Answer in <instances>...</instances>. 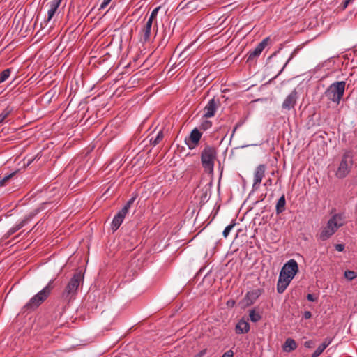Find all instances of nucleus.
<instances>
[{"instance_id":"obj_9","label":"nucleus","mask_w":357,"mask_h":357,"mask_svg":"<svg viewBox=\"0 0 357 357\" xmlns=\"http://www.w3.org/2000/svg\"><path fill=\"white\" fill-rule=\"evenodd\" d=\"M266 170V166L264 164L258 165L255 169L254 174V182L252 185V188L254 190H256L259 188L263 178L265 176Z\"/></svg>"},{"instance_id":"obj_2","label":"nucleus","mask_w":357,"mask_h":357,"mask_svg":"<svg viewBox=\"0 0 357 357\" xmlns=\"http://www.w3.org/2000/svg\"><path fill=\"white\" fill-rule=\"evenodd\" d=\"M54 280H50L47 285L44 287L36 295L32 297L30 301L23 307L24 312L33 310L37 308L50 296L54 288Z\"/></svg>"},{"instance_id":"obj_44","label":"nucleus","mask_w":357,"mask_h":357,"mask_svg":"<svg viewBox=\"0 0 357 357\" xmlns=\"http://www.w3.org/2000/svg\"><path fill=\"white\" fill-rule=\"evenodd\" d=\"M350 1H351L344 0V1L342 3V8L345 9L347 7V6H348V4L349 3Z\"/></svg>"},{"instance_id":"obj_34","label":"nucleus","mask_w":357,"mask_h":357,"mask_svg":"<svg viewBox=\"0 0 357 357\" xmlns=\"http://www.w3.org/2000/svg\"><path fill=\"white\" fill-rule=\"evenodd\" d=\"M56 10H57V9L50 7V9L48 10V13H47V15H48L47 20V21H50L52 20V18L54 15Z\"/></svg>"},{"instance_id":"obj_35","label":"nucleus","mask_w":357,"mask_h":357,"mask_svg":"<svg viewBox=\"0 0 357 357\" xmlns=\"http://www.w3.org/2000/svg\"><path fill=\"white\" fill-rule=\"evenodd\" d=\"M211 126H212L211 122L210 121L206 120V121H204L202 123V125H201L200 128H201L202 129H203V130H207V129L210 128L211 127Z\"/></svg>"},{"instance_id":"obj_15","label":"nucleus","mask_w":357,"mask_h":357,"mask_svg":"<svg viewBox=\"0 0 357 357\" xmlns=\"http://www.w3.org/2000/svg\"><path fill=\"white\" fill-rule=\"evenodd\" d=\"M152 25L153 24L151 22H146L140 33V41L142 43H145L150 40Z\"/></svg>"},{"instance_id":"obj_32","label":"nucleus","mask_w":357,"mask_h":357,"mask_svg":"<svg viewBox=\"0 0 357 357\" xmlns=\"http://www.w3.org/2000/svg\"><path fill=\"white\" fill-rule=\"evenodd\" d=\"M159 9H160V7H157L152 11L147 22H150V21H151V22L153 24V21L156 17Z\"/></svg>"},{"instance_id":"obj_38","label":"nucleus","mask_w":357,"mask_h":357,"mask_svg":"<svg viewBox=\"0 0 357 357\" xmlns=\"http://www.w3.org/2000/svg\"><path fill=\"white\" fill-rule=\"evenodd\" d=\"M304 346L307 348H312L314 346V342L313 340L306 341L304 343Z\"/></svg>"},{"instance_id":"obj_28","label":"nucleus","mask_w":357,"mask_h":357,"mask_svg":"<svg viewBox=\"0 0 357 357\" xmlns=\"http://www.w3.org/2000/svg\"><path fill=\"white\" fill-rule=\"evenodd\" d=\"M135 200V197H132L131 199H130L127 202L126 204H125V206L123 207V208L121 210L123 213H125L126 214L128 213L130 206L132 205V204L134 203Z\"/></svg>"},{"instance_id":"obj_43","label":"nucleus","mask_w":357,"mask_h":357,"mask_svg":"<svg viewBox=\"0 0 357 357\" xmlns=\"http://www.w3.org/2000/svg\"><path fill=\"white\" fill-rule=\"evenodd\" d=\"M292 56H291L288 61L285 63V64L283 66L282 68L280 70V72L278 73V75L275 76V77L279 75L282 72V70H284V68L286 67V66L287 65L288 62L291 59Z\"/></svg>"},{"instance_id":"obj_37","label":"nucleus","mask_w":357,"mask_h":357,"mask_svg":"<svg viewBox=\"0 0 357 357\" xmlns=\"http://www.w3.org/2000/svg\"><path fill=\"white\" fill-rule=\"evenodd\" d=\"M307 299L309 301H312V302H316L318 300V297L316 296L314 294H308L307 295Z\"/></svg>"},{"instance_id":"obj_6","label":"nucleus","mask_w":357,"mask_h":357,"mask_svg":"<svg viewBox=\"0 0 357 357\" xmlns=\"http://www.w3.org/2000/svg\"><path fill=\"white\" fill-rule=\"evenodd\" d=\"M338 216L335 215L328 221L326 227H323L319 234V239L324 241L331 238L335 231L342 225L337 222Z\"/></svg>"},{"instance_id":"obj_1","label":"nucleus","mask_w":357,"mask_h":357,"mask_svg":"<svg viewBox=\"0 0 357 357\" xmlns=\"http://www.w3.org/2000/svg\"><path fill=\"white\" fill-rule=\"evenodd\" d=\"M83 280L84 275L82 274L81 271H77L74 273L61 294V298L63 303L68 305L72 301L75 299L78 288L83 282Z\"/></svg>"},{"instance_id":"obj_14","label":"nucleus","mask_w":357,"mask_h":357,"mask_svg":"<svg viewBox=\"0 0 357 357\" xmlns=\"http://www.w3.org/2000/svg\"><path fill=\"white\" fill-rule=\"evenodd\" d=\"M38 213V209L35 210L33 212H31L29 215L24 217V218L17 224L15 226L10 228L8 231L10 234L12 235L15 233L17 231L20 230L24 226H25L37 213Z\"/></svg>"},{"instance_id":"obj_18","label":"nucleus","mask_w":357,"mask_h":357,"mask_svg":"<svg viewBox=\"0 0 357 357\" xmlns=\"http://www.w3.org/2000/svg\"><path fill=\"white\" fill-rule=\"evenodd\" d=\"M283 350L286 352H291L297 348V344L296 341L292 338H287L283 346Z\"/></svg>"},{"instance_id":"obj_29","label":"nucleus","mask_w":357,"mask_h":357,"mask_svg":"<svg viewBox=\"0 0 357 357\" xmlns=\"http://www.w3.org/2000/svg\"><path fill=\"white\" fill-rule=\"evenodd\" d=\"M344 277L349 280V281H351L353 280L354 279H355L356 277H357V274L356 272L353 271H346L344 273Z\"/></svg>"},{"instance_id":"obj_16","label":"nucleus","mask_w":357,"mask_h":357,"mask_svg":"<svg viewBox=\"0 0 357 357\" xmlns=\"http://www.w3.org/2000/svg\"><path fill=\"white\" fill-rule=\"evenodd\" d=\"M126 214L125 213L119 211L118 213L114 217L112 222V229L113 231H116L119 228L126 217Z\"/></svg>"},{"instance_id":"obj_22","label":"nucleus","mask_w":357,"mask_h":357,"mask_svg":"<svg viewBox=\"0 0 357 357\" xmlns=\"http://www.w3.org/2000/svg\"><path fill=\"white\" fill-rule=\"evenodd\" d=\"M199 3L200 1L199 0H191L186 3L185 8L190 11H192V10H197L201 7L199 6Z\"/></svg>"},{"instance_id":"obj_26","label":"nucleus","mask_w":357,"mask_h":357,"mask_svg":"<svg viewBox=\"0 0 357 357\" xmlns=\"http://www.w3.org/2000/svg\"><path fill=\"white\" fill-rule=\"evenodd\" d=\"M41 157V155L38 153L34 157H25L24 159V165L26 166H29L35 160H38Z\"/></svg>"},{"instance_id":"obj_20","label":"nucleus","mask_w":357,"mask_h":357,"mask_svg":"<svg viewBox=\"0 0 357 357\" xmlns=\"http://www.w3.org/2000/svg\"><path fill=\"white\" fill-rule=\"evenodd\" d=\"M286 206V199L284 195H282L279 199L275 206V211L277 214H280L283 213L285 210Z\"/></svg>"},{"instance_id":"obj_11","label":"nucleus","mask_w":357,"mask_h":357,"mask_svg":"<svg viewBox=\"0 0 357 357\" xmlns=\"http://www.w3.org/2000/svg\"><path fill=\"white\" fill-rule=\"evenodd\" d=\"M202 135L197 128H194L191 131L189 137L185 139V144L190 149H195L199 144Z\"/></svg>"},{"instance_id":"obj_41","label":"nucleus","mask_w":357,"mask_h":357,"mask_svg":"<svg viewBox=\"0 0 357 357\" xmlns=\"http://www.w3.org/2000/svg\"><path fill=\"white\" fill-rule=\"evenodd\" d=\"M312 317V313L310 311H305L303 315V318L305 319H309Z\"/></svg>"},{"instance_id":"obj_31","label":"nucleus","mask_w":357,"mask_h":357,"mask_svg":"<svg viewBox=\"0 0 357 357\" xmlns=\"http://www.w3.org/2000/svg\"><path fill=\"white\" fill-rule=\"evenodd\" d=\"M234 225H235V223L234 222L225 227V229H224V231L222 232V235L225 238H227L228 236L229 232L231 231V230L232 229V228L234 227Z\"/></svg>"},{"instance_id":"obj_39","label":"nucleus","mask_w":357,"mask_h":357,"mask_svg":"<svg viewBox=\"0 0 357 357\" xmlns=\"http://www.w3.org/2000/svg\"><path fill=\"white\" fill-rule=\"evenodd\" d=\"M335 250L339 252H342L344 250V244H336L335 245Z\"/></svg>"},{"instance_id":"obj_33","label":"nucleus","mask_w":357,"mask_h":357,"mask_svg":"<svg viewBox=\"0 0 357 357\" xmlns=\"http://www.w3.org/2000/svg\"><path fill=\"white\" fill-rule=\"evenodd\" d=\"M279 278H281L283 282L288 284H289L290 282L293 279L291 278H288V275L282 274V271L280 273Z\"/></svg>"},{"instance_id":"obj_42","label":"nucleus","mask_w":357,"mask_h":357,"mask_svg":"<svg viewBox=\"0 0 357 357\" xmlns=\"http://www.w3.org/2000/svg\"><path fill=\"white\" fill-rule=\"evenodd\" d=\"M222 357H234V352L231 350H228Z\"/></svg>"},{"instance_id":"obj_24","label":"nucleus","mask_w":357,"mask_h":357,"mask_svg":"<svg viewBox=\"0 0 357 357\" xmlns=\"http://www.w3.org/2000/svg\"><path fill=\"white\" fill-rule=\"evenodd\" d=\"M288 284H286L282 280L281 278H278V284H277V291L279 294L283 293L287 287H288Z\"/></svg>"},{"instance_id":"obj_13","label":"nucleus","mask_w":357,"mask_h":357,"mask_svg":"<svg viewBox=\"0 0 357 357\" xmlns=\"http://www.w3.org/2000/svg\"><path fill=\"white\" fill-rule=\"evenodd\" d=\"M298 99V93L294 89L291 92L290 94L287 96V97L285 98L282 103V109L286 110H290L291 109L294 108L296 100Z\"/></svg>"},{"instance_id":"obj_4","label":"nucleus","mask_w":357,"mask_h":357,"mask_svg":"<svg viewBox=\"0 0 357 357\" xmlns=\"http://www.w3.org/2000/svg\"><path fill=\"white\" fill-rule=\"evenodd\" d=\"M217 158V149L214 146H206L201 152V162L205 171L213 172L215 160Z\"/></svg>"},{"instance_id":"obj_7","label":"nucleus","mask_w":357,"mask_h":357,"mask_svg":"<svg viewBox=\"0 0 357 357\" xmlns=\"http://www.w3.org/2000/svg\"><path fill=\"white\" fill-rule=\"evenodd\" d=\"M262 292L263 290L261 289H256L248 291L245 295L244 298L240 302V304L242 305L243 307L250 306L261 296Z\"/></svg>"},{"instance_id":"obj_27","label":"nucleus","mask_w":357,"mask_h":357,"mask_svg":"<svg viewBox=\"0 0 357 357\" xmlns=\"http://www.w3.org/2000/svg\"><path fill=\"white\" fill-rule=\"evenodd\" d=\"M11 70L7 68L0 73V84L5 82L10 76Z\"/></svg>"},{"instance_id":"obj_21","label":"nucleus","mask_w":357,"mask_h":357,"mask_svg":"<svg viewBox=\"0 0 357 357\" xmlns=\"http://www.w3.org/2000/svg\"><path fill=\"white\" fill-rule=\"evenodd\" d=\"M14 111L13 107L8 105L0 114V124L2 123Z\"/></svg>"},{"instance_id":"obj_19","label":"nucleus","mask_w":357,"mask_h":357,"mask_svg":"<svg viewBox=\"0 0 357 357\" xmlns=\"http://www.w3.org/2000/svg\"><path fill=\"white\" fill-rule=\"evenodd\" d=\"M331 340L326 338L323 343L320 344L315 351L312 354V357H319L325 349L331 344Z\"/></svg>"},{"instance_id":"obj_17","label":"nucleus","mask_w":357,"mask_h":357,"mask_svg":"<svg viewBox=\"0 0 357 357\" xmlns=\"http://www.w3.org/2000/svg\"><path fill=\"white\" fill-rule=\"evenodd\" d=\"M249 330L250 325L247 321L244 320L239 321L236 326V332L238 334L246 333L249 331Z\"/></svg>"},{"instance_id":"obj_30","label":"nucleus","mask_w":357,"mask_h":357,"mask_svg":"<svg viewBox=\"0 0 357 357\" xmlns=\"http://www.w3.org/2000/svg\"><path fill=\"white\" fill-rule=\"evenodd\" d=\"M15 172H13L7 176H5L3 178L0 179V187L6 185L7 182L15 174Z\"/></svg>"},{"instance_id":"obj_46","label":"nucleus","mask_w":357,"mask_h":357,"mask_svg":"<svg viewBox=\"0 0 357 357\" xmlns=\"http://www.w3.org/2000/svg\"><path fill=\"white\" fill-rule=\"evenodd\" d=\"M12 235V234H10V231H8L7 233L4 235V238H9L10 236Z\"/></svg>"},{"instance_id":"obj_3","label":"nucleus","mask_w":357,"mask_h":357,"mask_svg":"<svg viewBox=\"0 0 357 357\" xmlns=\"http://www.w3.org/2000/svg\"><path fill=\"white\" fill-rule=\"evenodd\" d=\"M345 86L346 82L344 81L335 82L326 89L323 97L338 105L344 96Z\"/></svg>"},{"instance_id":"obj_23","label":"nucleus","mask_w":357,"mask_h":357,"mask_svg":"<svg viewBox=\"0 0 357 357\" xmlns=\"http://www.w3.org/2000/svg\"><path fill=\"white\" fill-rule=\"evenodd\" d=\"M164 138L163 132L162 130L159 131L155 138L151 137L150 139V142L153 146H155L158 144Z\"/></svg>"},{"instance_id":"obj_48","label":"nucleus","mask_w":357,"mask_h":357,"mask_svg":"<svg viewBox=\"0 0 357 357\" xmlns=\"http://www.w3.org/2000/svg\"><path fill=\"white\" fill-rule=\"evenodd\" d=\"M237 129V126H236L233 130V134L235 132L236 130Z\"/></svg>"},{"instance_id":"obj_25","label":"nucleus","mask_w":357,"mask_h":357,"mask_svg":"<svg viewBox=\"0 0 357 357\" xmlns=\"http://www.w3.org/2000/svg\"><path fill=\"white\" fill-rule=\"evenodd\" d=\"M249 317L252 322H257L261 319V316L258 312H256L255 310L250 311Z\"/></svg>"},{"instance_id":"obj_8","label":"nucleus","mask_w":357,"mask_h":357,"mask_svg":"<svg viewBox=\"0 0 357 357\" xmlns=\"http://www.w3.org/2000/svg\"><path fill=\"white\" fill-rule=\"evenodd\" d=\"M269 41H270V38L266 37L257 45V47L255 48L254 50L250 51L248 53L247 62L251 63L257 57H258L261 54V53L262 52L264 49L268 45Z\"/></svg>"},{"instance_id":"obj_47","label":"nucleus","mask_w":357,"mask_h":357,"mask_svg":"<svg viewBox=\"0 0 357 357\" xmlns=\"http://www.w3.org/2000/svg\"><path fill=\"white\" fill-rule=\"evenodd\" d=\"M206 353L205 350H203L200 353H199V356H202V355H204V354Z\"/></svg>"},{"instance_id":"obj_5","label":"nucleus","mask_w":357,"mask_h":357,"mask_svg":"<svg viewBox=\"0 0 357 357\" xmlns=\"http://www.w3.org/2000/svg\"><path fill=\"white\" fill-rule=\"evenodd\" d=\"M353 165V154L351 151H346L342 155L335 176L339 178L346 177L351 171Z\"/></svg>"},{"instance_id":"obj_40","label":"nucleus","mask_w":357,"mask_h":357,"mask_svg":"<svg viewBox=\"0 0 357 357\" xmlns=\"http://www.w3.org/2000/svg\"><path fill=\"white\" fill-rule=\"evenodd\" d=\"M112 0H103L102 3L100 4V9H104L106 6L110 3Z\"/></svg>"},{"instance_id":"obj_36","label":"nucleus","mask_w":357,"mask_h":357,"mask_svg":"<svg viewBox=\"0 0 357 357\" xmlns=\"http://www.w3.org/2000/svg\"><path fill=\"white\" fill-rule=\"evenodd\" d=\"M62 0H52L50 3V7L58 9L59 6H60Z\"/></svg>"},{"instance_id":"obj_12","label":"nucleus","mask_w":357,"mask_h":357,"mask_svg":"<svg viewBox=\"0 0 357 357\" xmlns=\"http://www.w3.org/2000/svg\"><path fill=\"white\" fill-rule=\"evenodd\" d=\"M220 105V102L219 99L213 98L211 100H210L204 107V117H213L215 115V112Z\"/></svg>"},{"instance_id":"obj_10","label":"nucleus","mask_w":357,"mask_h":357,"mask_svg":"<svg viewBox=\"0 0 357 357\" xmlns=\"http://www.w3.org/2000/svg\"><path fill=\"white\" fill-rule=\"evenodd\" d=\"M281 271L282 274L288 275V278H294L298 271L297 262L294 259H290L283 266Z\"/></svg>"},{"instance_id":"obj_45","label":"nucleus","mask_w":357,"mask_h":357,"mask_svg":"<svg viewBox=\"0 0 357 357\" xmlns=\"http://www.w3.org/2000/svg\"><path fill=\"white\" fill-rule=\"evenodd\" d=\"M234 304H235V301H229L227 302V305H228L229 306H234Z\"/></svg>"}]
</instances>
